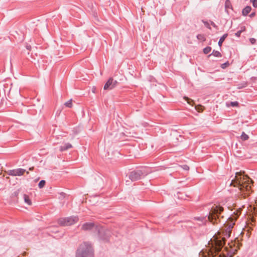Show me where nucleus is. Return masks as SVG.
<instances>
[{
    "label": "nucleus",
    "instance_id": "nucleus-33",
    "mask_svg": "<svg viewBox=\"0 0 257 257\" xmlns=\"http://www.w3.org/2000/svg\"><path fill=\"white\" fill-rule=\"evenodd\" d=\"M97 230L98 231V233L100 234L103 229L102 228H98Z\"/></svg>",
    "mask_w": 257,
    "mask_h": 257
},
{
    "label": "nucleus",
    "instance_id": "nucleus-15",
    "mask_svg": "<svg viewBox=\"0 0 257 257\" xmlns=\"http://www.w3.org/2000/svg\"><path fill=\"white\" fill-rule=\"evenodd\" d=\"M24 199L25 203H26L27 204L29 205H31L32 204V202L30 199L29 197L27 195H24Z\"/></svg>",
    "mask_w": 257,
    "mask_h": 257
},
{
    "label": "nucleus",
    "instance_id": "nucleus-4",
    "mask_svg": "<svg viewBox=\"0 0 257 257\" xmlns=\"http://www.w3.org/2000/svg\"><path fill=\"white\" fill-rule=\"evenodd\" d=\"M78 221L77 216H70L65 218H60L59 220V223L62 226L71 225Z\"/></svg>",
    "mask_w": 257,
    "mask_h": 257
},
{
    "label": "nucleus",
    "instance_id": "nucleus-10",
    "mask_svg": "<svg viewBox=\"0 0 257 257\" xmlns=\"http://www.w3.org/2000/svg\"><path fill=\"white\" fill-rule=\"evenodd\" d=\"M231 230L228 229V227L227 226H225V229L223 231V239L225 238V237H229L230 235Z\"/></svg>",
    "mask_w": 257,
    "mask_h": 257
},
{
    "label": "nucleus",
    "instance_id": "nucleus-9",
    "mask_svg": "<svg viewBox=\"0 0 257 257\" xmlns=\"http://www.w3.org/2000/svg\"><path fill=\"white\" fill-rule=\"evenodd\" d=\"M94 228H97L95 226L93 223L87 222L83 224L82 226V229L84 230H89L92 229Z\"/></svg>",
    "mask_w": 257,
    "mask_h": 257
},
{
    "label": "nucleus",
    "instance_id": "nucleus-5",
    "mask_svg": "<svg viewBox=\"0 0 257 257\" xmlns=\"http://www.w3.org/2000/svg\"><path fill=\"white\" fill-rule=\"evenodd\" d=\"M143 173L141 170L134 171L130 173L129 178L132 181H136L140 179Z\"/></svg>",
    "mask_w": 257,
    "mask_h": 257
},
{
    "label": "nucleus",
    "instance_id": "nucleus-1",
    "mask_svg": "<svg viewBox=\"0 0 257 257\" xmlns=\"http://www.w3.org/2000/svg\"><path fill=\"white\" fill-rule=\"evenodd\" d=\"M251 180L247 176L243 175L241 172L235 173V178L232 180L230 185L234 187H237L238 190L242 193L241 194L243 197H245V191H248L251 188Z\"/></svg>",
    "mask_w": 257,
    "mask_h": 257
},
{
    "label": "nucleus",
    "instance_id": "nucleus-37",
    "mask_svg": "<svg viewBox=\"0 0 257 257\" xmlns=\"http://www.w3.org/2000/svg\"><path fill=\"white\" fill-rule=\"evenodd\" d=\"M92 91H93V92H94V89H92Z\"/></svg>",
    "mask_w": 257,
    "mask_h": 257
},
{
    "label": "nucleus",
    "instance_id": "nucleus-22",
    "mask_svg": "<svg viewBox=\"0 0 257 257\" xmlns=\"http://www.w3.org/2000/svg\"><path fill=\"white\" fill-rule=\"evenodd\" d=\"M46 182L45 180H41L38 184V186L40 188H42L45 185Z\"/></svg>",
    "mask_w": 257,
    "mask_h": 257
},
{
    "label": "nucleus",
    "instance_id": "nucleus-35",
    "mask_svg": "<svg viewBox=\"0 0 257 257\" xmlns=\"http://www.w3.org/2000/svg\"><path fill=\"white\" fill-rule=\"evenodd\" d=\"M201 219H202V218H200V217H198V218H197V219H198V220H201Z\"/></svg>",
    "mask_w": 257,
    "mask_h": 257
},
{
    "label": "nucleus",
    "instance_id": "nucleus-16",
    "mask_svg": "<svg viewBox=\"0 0 257 257\" xmlns=\"http://www.w3.org/2000/svg\"><path fill=\"white\" fill-rule=\"evenodd\" d=\"M211 55H213L215 57H220L221 56L220 53L218 51L213 50L212 53L208 55L210 57Z\"/></svg>",
    "mask_w": 257,
    "mask_h": 257
},
{
    "label": "nucleus",
    "instance_id": "nucleus-30",
    "mask_svg": "<svg viewBox=\"0 0 257 257\" xmlns=\"http://www.w3.org/2000/svg\"><path fill=\"white\" fill-rule=\"evenodd\" d=\"M182 168L185 170H188L189 169V167L187 165H184L182 166Z\"/></svg>",
    "mask_w": 257,
    "mask_h": 257
},
{
    "label": "nucleus",
    "instance_id": "nucleus-34",
    "mask_svg": "<svg viewBox=\"0 0 257 257\" xmlns=\"http://www.w3.org/2000/svg\"><path fill=\"white\" fill-rule=\"evenodd\" d=\"M26 48L29 50H31V47L30 45H27L26 46Z\"/></svg>",
    "mask_w": 257,
    "mask_h": 257
},
{
    "label": "nucleus",
    "instance_id": "nucleus-2",
    "mask_svg": "<svg viewBox=\"0 0 257 257\" xmlns=\"http://www.w3.org/2000/svg\"><path fill=\"white\" fill-rule=\"evenodd\" d=\"M94 249L91 243L83 242L76 251L75 257H94Z\"/></svg>",
    "mask_w": 257,
    "mask_h": 257
},
{
    "label": "nucleus",
    "instance_id": "nucleus-6",
    "mask_svg": "<svg viewBox=\"0 0 257 257\" xmlns=\"http://www.w3.org/2000/svg\"><path fill=\"white\" fill-rule=\"evenodd\" d=\"M212 243H214V250L215 252H218L220 251L224 244V240L214 238L213 240L211 239Z\"/></svg>",
    "mask_w": 257,
    "mask_h": 257
},
{
    "label": "nucleus",
    "instance_id": "nucleus-11",
    "mask_svg": "<svg viewBox=\"0 0 257 257\" xmlns=\"http://www.w3.org/2000/svg\"><path fill=\"white\" fill-rule=\"evenodd\" d=\"M225 9L227 13H228L229 9H232V6L229 0H226L225 2Z\"/></svg>",
    "mask_w": 257,
    "mask_h": 257
},
{
    "label": "nucleus",
    "instance_id": "nucleus-17",
    "mask_svg": "<svg viewBox=\"0 0 257 257\" xmlns=\"http://www.w3.org/2000/svg\"><path fill=\"white\" fill-rule=\"evenodd\" d=\"M197 38L198 40L201 41H204L206 40L204 35L203 34H198L197 36Z\"/></svg>",
    "mask_w": 257,
    "mask_h": 257
},
{
    "label": "nucleus",
    "instance_id": "nucleus-7",
    "mask_svg": "<svg viewBox=\"0 0 257 257\" xmlns=\"http://www.w3.org/2000/svg\"><path fill=\"white\" fill-rule=\"evenodd\" d=\"M117 81L112 78H110L105 84L103 89L104 90H111L114 88L117 85Z\"/></svg>",
    "mask_w": 257,
    "mask_h": 257
},
{
    "label": "nucleus",
    "instance_id": "nucleus-8",
    "mask_svg": "<svg viewBox=\"0 0 257 257\" xmlns=\"http://www.w3.org/2000/svg\"><path fill=\"white\" fill-rule=\"evenodd\" d=\"M26 172V170L22 168H19L14 170H11L9 171L8 174L9 175L16 176H21Z\"/></svg>",
    "mask_w": 257,
    "mask_h": 257
},
{
    "label": "nucleus",
    "instance_id": "nucleus-31",
    "mask_svg": "<svg viewBox=\"0 0 257 257\" xmlns=\"http://www.w3.org/2000/svg\"><path fill=\"white\" fill-rule=\"evenodd\" d=\"M249 41H250V42L251 44H255V43L256 42V40L254 38H250L249 39Z\"/></svg>",
    "mask_w": 257,
    "mask_h": 257
},
{
    "label": "nucleus",
    "instance_id": "nucleus-20",
    "mask_svg": "<svg viewBox=\"0 0 257 257\" xmlns=\"http://www.w3.org/2000/svg\"><path fill=\"white\" fill-rule=\"evenodd\" d=\"M241 139L243 141L247 140L248 139V136L244 132H242L240 136Z\"/></svg>",
    "mask_w": 257,
    "mask_h": 257
},
{
    "label": "nucleus",
    "instance_id": "nucleus-36",
    "mask_svg": "<svg viewBox=\"0 0 257 257\" xmlns=\"http://www.w3.org/2000/svg\"><path fill=\"white\" fill-rule=\"evenodd\" d=\"M178 198H180V197L179 195L178 196ZM181 198H182H182H183V197H181Z\"/></svg>",
    "mask_w": 257,
    "mask_h": 257
},
{
    "label": "nucleus",
    "instance_id": "nucleus-26",
    "mask_svg": "<svg viewBox=\"0 0 257 257\" xmlns=\"http://www.w3.org/2000/svg\"><path fill=\"white\" fill-rule=\"evenodd\" d=\"M19 193V190H17L16 191H15L14 193H12V197H17L18 194Z\"/></svg>",
    "mask_w": 257,
    "mask_h": 257
},
{
    "label": "nucleus",
    "instance_id": "nucleus-23",
    "mask_svg": "<svg viewBox=\"0 0 257 257\" xmlns=\"http://www.w3.org/2000/svg\"><path fill=\"white\" fill-rule=\"evenodd\" d=\"M244 30H245V28L244 27L241 30H239V31H237L236 33H235V35L236 37H239L240 36V34H241V32L244 31Z\"/></svg>",
    "mask_w": 257,
    "mask_h": 257
},
{
    "label": "nucleus",
    "instance_id": "nucleus-32",
    "mask_svg": "<svg viewBox=\"0 0 257 257\" xmlns=\"http://www.w3.org/2000/svg\"><path fill=\"white\" fill-rule=\"evenodd\" d=\"M210 24L214 27V28H217V26L216 25V24L213 22H210Z\"/></svg>",
    "mask_w": 257,
    "mask_h": 257
},
{
    "label": "nucleus",
    "instance_id": "nucleus-12",
    "mask_svg": "<svg viewBox=\"0 0 257 257\" xmlns=\"http://www.w3.org/2000/svg\"><path fill=\"white\" fill-rule=\"evenodd\" d=\"M72 147V146L70 143H66L64 146L60 147V150L61 151H64L68 150Z\"/></svg>",
    "mask_w": 257,
    "mask_h": 257
},
{
    "label": "nucleus",
    "instance_id": "nucleus-13",
    "mask_svg": "<svg viewBox=\"0 0 257 257\" xmlns=\"http://www.w3.org/2000/svg\"><path fill=\"white\" fill-rule=\"evenodd\" d=\"M251 11V7L249 6H246L245 7L242 11V14L243 16H246Z\"/></svg>",
    "mask_w": 257,
    "mask_h": 257
},
{
    "label": "nucleus",
    "instance_id": "nucleus-29",
    "mask_svg": "<svg viewBox=\"0 0 257 257\" xmlns=\"http://www.w3.org/2000/svg\"><path fill=\"white\" fill-rule=\"evenodd\" d=\"M229 65V63L228 62H226V63H224L223 64H222L221 65V67L223 69H224L225 68H226V67L227 66H228Z\"/></svg>",
    "mask_w": 257,
    "mask_h": 257
},
{
    "label": "nucleus",
    "instance_id": "nucleus-27",
    "mask_svg": "<svg viewBox=\"0 0 257 257\" xmlns=\"http://www.w3.org/2000/svg\"><path fill=\"white\" fill-rule=\"evenodd\" d=\"M250 2L252 3L253 7H257V0H250Z\"/></svg>",
    "mask_w": 257,
    "mask_h": 257
},
{
    "label": "nucleus",
    "instance_id": "nucleus-28",
    "mask_svg": "<svg viewBox=\"0 0 257 257\" xmlns=\"http://www.w3.org/2000/svg\"><path fill=\"white\" fill-rule=\"evenodd\" d=\"M232 255L230 253H228L227 255L224 254H220L219 255V257H231Z\"/></svg>",
    "mask_w": 257,
    "mask_h": 257
},
{
    "label": "nucleus",
    "instance_id": "nucleus-3",
    "mask_svg": "<svg viewBox=\"0 0 257 257\" xmlns=\"http://www.w3.org/2000/svg\"><path fill=\"white\" fill-rule=\"evenodd\" d=\"M223 208L222 207L217 206L214 205L210 210L209 215L208 216V219L212 222L213 223H215V222L213 221V220L216 219V217L217 216V214L220 213L221 211H222Z\"/></svg>",
    "mask_w": 257,
    "mask_h": 257
},
{
    "label": "nucleus",
    "instance_id": "nucleus-14",
    "mask_svg": "<svg viewBox=\"0 0 257 257\" xmlns=\"http://www.w3.org/2000/svg\"><path fill=\"white\" fill-rule=\"evenodd\" d=\"M227 34H225L220 38L218 43L219 46H221L222 43L224 42V40L227 37Z\"/></svg>",
    "mask_w": 257,
    "mask_h": 257
},
{
    "label": "nucleus",
    "instance_id": "nucleus-18",
    "mask_svg": "<svg viewBox=\"0 0 257 257\" xmlns=\"http://www.w3.org/2000/svg\"><path fill=\"white\" fill-rule=\"evenodd\" d=\"M211 51V48L210 47H206L203 49V52L205 54H207Z\"/></svg>",
    "mask_w": 257,
    "mask_h": 257
},
{
    "label": "nucleus",
    "instance_id": "nucleus-21",
    "mask_svg": "<svg viewBox=\"0 0 257 257\" xmlns=\"http://www.w3.org/2000/svg\"><path fill=\"white\" fill-rule=\"evenodd\" d=\"M235 222L233 220L231 221V222L228 223L227 225V227H228V229L231 230Z\"/></svg>",
    "mask_w": 257,
    "mask_h": 257
},
{
    "label": "nucleus",
    "instance_id": "nucleus-19",
    "mask_svg": "<svg viewBox=\"0 0 257 257\" xmlns=\"http://www.w3.org/2000/svg\"><path fill=\"white\" fill-rule=\"evenodd\" d=\"M72 100L71 99L69 100L68 101L65 103V105L69 108H71L72 107Z\"/></svg>",
    "mask_w": 257,
    "mask_h": 257
},
{
    "label": "nucleus",
    "instance_id": "nucleus-25",
    "mask_svg": "<svg viewBox=\"0 0 257 257\" xmlns=\"http://www.w3.org/2000/svg\"><path fill=\"white\" fill-rule=\"evenodd\" d=\"M202 22L204 23V24L205 25V26L208 29H211V27H210V25L209 24V23H208L206 21H205L204 20H202Z\"/></svg>",
    "mask_w": 257,
    "mask_h": 257
},
{
    "label": "nucleus",
    "instance_id": "nucleus-24",
    "mask_svg": "<svg viewBox=\"0 0 257 257\" xmlns=\"http://www.w3.org/2000/svg\"><path fill=\"white\" fill-rule=\"evenodd\" d=\"M230 105L232 107L237 106L238 105V102L237 101L231 102Z\"/></svg>",
    "mask_w": 257,
    "mask_h": 257
}]
</instances>
